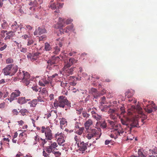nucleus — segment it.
I'll return each mask as SVG.
<instances>
[{
    "instance_id": "obj_1",
    "label": "nucleus",
    "mask_w": 157,
    "mask_h": 157,
    "mask_svg": "<svg viewBox=\"0 0 157 157\" xmlns=\"http://www.w3.org/2000/svg\"><path fill=\"white\" fill-rule=\"evenodd\" d=\"M93 124V120L90 119H89L84 123V126L86 129H88L86 134L85 135V136L88 140L91 139L92 138L95 137L97 135V131L96 129L95 128L89 129L90 127Z\"/></svg>"
},
{
    "instance_id": "obj_2",
    "label": "nucleus",
    "mask_w": 157,
    "mask_h": 157,
    "mask_svg": "<svg viewBox=\"0 0 157 157\" xmlns=\"http://www.w3.org/2000/svg\"><path fill=\"white\" fill-rule=\"evenodd\" d=\"M54 105L55 107L64 108L65 105L68 107L71 106V104L67 100V98L63 96H60L58 97V100H56L54 103Z\"/></svg>"
},
{
    "instance_id": "obj_3",
    "label": "nucleus",
    "mask_w": 157,
    "mask_h": 157,
    "mask_svg": "<svg viewBox=\"0 0 157 157\" xmlns=\"http://www.w3.org/2000/svg\"><path fill=\"white\" fill-rule=\"evenodd\" d=\"M58 146L56 142L50 141L48 146L45 147L43 152V155L45 157H49L50 154L54 151Z\"/></svg>"
},
{
    "instance_id": "obj_4",
    "label": "nucleus",
    "mask_w": 157,
    "mask_h": 157,
    "mask_svg": "<svg viewBox=\"0 0 157 157\" xmlns=\"http://www.w3.org/2000/svg\"><path fill=\"white\" fill-rule=\"evenodd\" d=\"M17 77L26 86L30 83V75L27 72L23 71L17 73Z\"/></svg>"
},
{
    "instance_id": "obj_5",
    "label": "nucleus",
    "mask_w": 157,
    "mask_h": 157,
    "mask_svg": "<svg viewBox=\"0 0 157 157\" xmlns=\"http://www.w3.org/2000/svg\"><path fill=\"white\" fill-rule=\"evenodd\" d=\"M11 28L12 30L9 31L6 33L8 35L6 37V38L10 39V37L13 36V35L11 33L13 34L17 31H18V33L21 32V29L22 28V27L21 26L18 25L16 21H14L11 25Z\"/></svg>"
},
{
    "instance_id": "obj_6",
    "label": "nucleus",
    "mask_w": 157,
    "mask_h": 157,
    "mask_svg": "<svg viewBox=\"0 0 157 157\" xmlns=\"http://www.w3.org/2000/svg\"><path fill=\"white\" fill-rule=\"evenodd\" d=\"M72 20L71 19H68L66 21L64 19L61 18H59V21L57 24L55 26V28L56 29H60L65 26V25H68L71 23Z\"/></svg>"
},
{
    "instance_id": "obj_7",
    "label": "nucleus",
    "mask_w": 157,
    "mask_h": 157,
    "mask_svg": "<svg viewBox=\"0 0 157 157\" xmlns=\"http://www.w3.org/2000/svg\"><path fill=\"white\" fill-rule=\"evenodd\" d=\"M21 94V93L19 90H15L11 94L10 97L9 98H6V100H7L9 101L10 102H11L16 99L17 97L20 96Z\"/></svg>"
},
{
    "instance_id": "obj_8",
    "label": "nucleus",
    "mask_w": 157,
    "mask_h": 157,
    "mask_svg": "<svg viewBox=\"0 0 157 157\" xmlns=\"http://www.w3.org/2000/svg\"><path fill=\"white\" fill-rule=\"evenodd\" d=\"M77 60L74 58H70L67 61H65L64 66L63 68H67L70 67L71 65L77 63Z\"/></svg>"
},
{
    "instance_id": "obj_9",
    "label": "nucleus",
    "mask_w": 157,
    "mask_h": 157,
    "mask_svg": "<svg viewBox=\"0 0 157 157\" xmlns=\"http://www.w3.org/2000/svg\"><path fill=\"white\" fill-rule=\"evenodd\" d=\"M88 143H84L83 141L78 143L77 146L78 148V149L80 151H82V153H83L87 148Z\"/></svg>"
},
{
    "instance_id": "obj_10",
    "label": "nucleus",
    "mask_w": 157,
    "mask_h": 157,
    "mask_svg": "<svg viewBox=\"0 0 157 157\" xmlns=\"http://www.w3.org/2000/svg\"><path fill=\"white\" fill-rule=\"evenodd\" d=\"M130 124L128 131L131 132L132 128L134 127H137L138 121L137 119H132L131 120H130Z\"/></svg>"
},
{
    "instance_id": "obj_11",
    "label": "nucleus",
    "mask_w": 157,
    "mask_h": 157,
    "mask_svg": "<svg viewBox=\"0 0 157 157\" xmlns=\"http://www.w3.org/2000/svg\"><path fill=\"white\" fill-rule=\"evenodd\" d=\"M45 135L47 140H51L53 138L52 131L49 127H47V131L45 132Z\"/></svg>"
},
{
    "instance_id": "obj_12",
    "label": "nucleus",
    "mask_w": 157,
    "mask_h": 157,
    "mask_svg": "<svg viewBox=\"0 0 157 157\" xmlns=\"http://www.w3.org/2000/svg\"><path fill=\"white\" fill-rule=\"evenodd\" d=\"M89 92L90 94H92L93 95L95 98H97L100 96V94L95 88H91L89 90Z\"/></svg>"
},
{
    "instance_id": "obj_13",
    "label": "nucleus",
    "mask_w": 157,
    "mask_h": 157,
    "mask_svg": "<svg viewBox=\"0 0 157 157\" xmlns=\"http://www.w3.org/2000/svg\"><path fill=\"white\" fill-rule=\"evenodd\" d=\"M12 66V64L9 65L3 69V72L5 75H11V69Z\"/></svg>"
},
{
    "instance_id": "obj_14",
    "label": "nucleus",
    "mask_w": 157,
    "mask_h": 157,
    "mask_svg": "<svg viewBox=\"0 0 157 157\" xmlns=\"http://www.w3.org/2000/svg\"><path fill=\"white\" fill-rule=\"evenodd\" d=\"M120 121L122 125L126 126V127L127 128V129L128 130L130 123V119L128 118H121Z\"/></svg>"
},
{
    "instance_id": "obj_15",
    "label": "nucleus",
    "mask_w": 157,
    "mask_h": 157,
    "mask_svg": "<svg viewBox=\"0 0 157 157\" xmlns=\"http://www.w3.org/2000/svg\"><path fill=\"white\" fill-rule=\"evenodd\" d=\"M75 67H71L70 68H63L64 71L67 76H68L73 74L74 71V69Z\"/></svg>"
},
{
    "instance_id": "obj_16",
    "label": "nucleus",
    "mask_w": 157,
    "mask_h": 157,
    "mask_svg": "<svg viewBox=\"0 0 157 157\" xmlns=\"http://www.w3.org/2000/svg\"><path fill=\"white\" fill-rule=\"evenodd\" d=\"M95 127H98L99 126L102 128H105L107 127V124L105 120H101V121H98L95 125Z\"/></svg>"
},
{
    "instance_id": "obj_17",
    "label": "nucleus",
    "mask_w": 157,
    "mask_h": 157,
    "mask_svg": "<svg viewBox=\"0 0 157 157\" xmlns=\"http://www.w3.org/2000/svg\"><path fill=\"white\" fill-rule=\"evenodd\" d=\"M60 127L61 128L64 127L67 125V121L66 119L64 118H62L60 121Z\"/></svg>"
},
{
    "instance_id": "obj_18",
    "label": "nucleus",
    "mask_w": 157,
    "mask_h": 157,
    "mask_svg": "<svg viewBox=\"0 0 157 157\" xmlns=\"http://www.w3.org/2000/svg\"><path fill=\"white\" fill-rule=\"evenodd\" d=\"M17 102L20 104H23L26 102V99L25 97H20L18 98Z\"/></svg>"
},
{
    "instance_id": "obj_19",
    "label": "nucleus",
    "mask_w": 157,
    "mask_h": 157,
    "mask_svg": "<svg viewBox=\"0 0 157 157\" xmlns=\"http://www.w3.org/2000/svg\"><path fill=\"white\" fill-rule=\"evenodd\" d=\"M111 132L112 133H113V134L114 135H116V136L117 138L118 136L120 135V134H122L124 132L123 130H121V131H116V130H112Z\"/></svg>"
},
{
    "instance_id": "obj_20",
    "label": "nucleus",
    "mask_w": 157,
    "mask_h": 157,
    "mask_svg": "<svg viewBox=\"0 0 157 157\" xmlns=\"http://www.w3.org/2000/svg\"><path fill=\"white\" fill-rule=\"evenodd\" d=\"M84 130V127H80L78 129H75V132L79 135H81Z\"/></svg>"
},
{
    "instance_id": "obj_21",
    "label": "nucleus",
    "mask_w": 157,
    "mask_h": 157,
    "mask_svg": "<svg viewBox=\"0 0 157 157\" xmlns=\"http://www.w3.org/2000/svg\"><path fill=\"white\" fill-rule=\"evenodd\" d=\"M12 67H11V75H13L18 70V67L17 65H12Z\"/></svg>"
},
{
    "instance_id": "obj_22",
    "label": "nucleus",
    "mask_w": 157,
    "mask_h": 157,
    "mask_svg": "<svg viewBox=\"0 0 157 157\" xmlns=\"http://www.w3.org/2000/svg\"><path fill=\"white\" fill-rule=\"evenodd\" d=\"M56 139H57V141L58 144L59 145H63L62 144L64 143L65 141L63 136L60 137H58V138H57Z\"/></svg>"
},
{
    "instance_id": "obj_23",
    "label": "nucleus",
    "mask_w": 157,
    "mask_h": 157,
    "mask_svg": "<svg viewBox=\"0 0 157 157\" xmlns=\"http://www.w3.org/2000/svg\"><path fill=\"white\" fill-rule=\"evenodd\" d=\"M113 129L114 130L121 131V130H123L121 127V124H115L114 126L113 127Z\"/></svg>"
},
{
    "instance_id": "obj_24",
    "label": "nucleus",
    "mask_w": 157,
    "mask_h": 157,
    "mask_svg": "<svg viewBox=\"0 0 157 157\" xmlns=\"http://www.w3.org/2000/svg\"><path fill=\"white\" fill-rule=\"evenodd\" d=\"M132 107L134 109H136L137 110H138L140 114L143 115V113L142 111V109L139 105H137L136 106H132Z\"/></svg>"
},
{
    "instance_id": "obj_25",
    "label": "nucleus",
    "mask_w": 157,
    "mask_h": 157,
    "mask_svg": "<svg viewBox=\"0 0 157 157\" xmlns=\"http://www.w3.org/2000/svg\"><path fill=\"white\" fill-rule=\"evenodd\" d=\"M47 63H48V65L47 66V67L48 68V67H50L52 68L54 67H58L57 65H54V64L53 63L51 60L50 59H49Z\"/></svg>"
},
{
    "instance_id": "obj_26",
    "label": "nucleus",
    "mask_w": 157,
    "mask_h": 157,
    "mask_svg": "<svg viewBox=\"0 0 157 157\" xmlns=\"http://www.w3.org/2000/svg\"><path fill=\"white\" fill-rule=\"evenodd\" d=\"M29 104L31 107H35L37 104V100L34 99L32 101L29 102Z\"/></svg>"
},
{
    "instance_id": "obj_27",
    "label": "nucleus",
    "mask_w": 157,
    "mask_h": 157,
    "mask_svg": "<svg viewBox=\"0 0 157 157\" xmlns=\"http://www.w3.org/2000/svg\"><path fill=\"white\" fill-rule=\"evenodd\" d=\"M39 142L40 146L44 147V144L46 143L47 141L45 139H42L40 138V140H39Z\"/></svg>"
},
{
    "instance_id": "obj_28",
    "label": "nucleus",
    "mask_w": 157,
    "mask_h": 157,
    "mask_svg": "<svg viewBox=\"0 0 157 157\" xmlns=\"http://www.w3.org/2000/svg\"><path fill=\"white\" fill-rule=\"evenodd\" d=\"M138 157H146L144 152L141 149H139L138 151Z\"/></svg>"
},
{
    "instance_id": "obj_29",
    "label": "nucleus",
    "mask_w": 157,
    "mask_h": 157,
    "mask_svg": "<svg viewBox=\"0 0 157 157\" xmlns=\"http://www.w3.org/2000/svg\"><path fill=\"white\" fill-rule=\"evenodd\" d=\"M21 114L23 116H24L25 115H27L29 113L28 110L26 109H22L20 110V112Z\"/></svg>"
},
{
    "instance_id": "obj_30",
    "label": "nucleus",
    "mask_w": 157,
    "mask_h": 157,
    "mask_svg": "<svg viewBox=\"0 0 157 157\" xmlns=\"http://www.w3.org/2000/svg\"><path fill=\"white\" fill-rule=\"evenodd\" d=\"M59 59H60V58L59 56H57L56 57H53L50 59L51 60V61H52L54 65H56L58 62Z\"/></svg>"
},
{
    "instance_id": "obj_31",
    "label": "nucleus",
    "mask_w": 157,
    "mask_h": 157,
    "mask_svg": "<svg viewBox=\"0 0 157 157\" xmlns=\"http://www.w3.org/2000/svg\"><path fill=\"white\" fill-rule=\"evenodd\" d=\"M74 140L76 141V144H78V143H79L80 142H81V138L80 137L77 135H75L74 137Z\"/></svg>"
},
{
    "instance_id": "obj_32",
    "label": "nucleus",
    "mask_w": 157,
    "mask_h": 157,
    "mask_svg": "<svg viewBox=\"0 0 157 157\" xmlns=\"http://www.w3.org/2000/svg\"><path fill=\"white\" fill-rule=\"evenodd\" d=\"M54 51L53 52L54 54H58L60 50V48L58 46H57L54 48Z\"/></svg>"
},
{
    "instance_id": "obj_33",
    "label": "nucleus",
    "mask_w": 157,
    "mask_h": 157,
    "mask_svg": "<svg viewBox=\"0 0 157 157\" xmlns=\"http://www.w3.org/2000/svg\"><path fill=\"white\" fill-rule=\"evenodd\" d=\"M94 119H96L98 121H99L101 120L102 118L101 116L98 115V114H96L95 115H93L92 117Z\"/></svg>"
},
{
    "instance_id": "obj_34",
    "label": "nucleus",
    "mask_w": 157,
    "mask_h": 157,
    "mask_svg": "<svg viewBox=\"0 0 157 157\" xmlns=\"http://www.w3.org/2000/svg\"><path fill=\"white\" fill-rule=\"evenodd\" d=\"M44 48L46 51H49L52 48L50 45L48 43H46L45 44Z\"/></svg>"
},
{
    "instance_id": "obj_35",
    "label": "nucleus",
    "mask_w": 157,
    "mask_h": 157,
    "mask_svg": "<svg viewBox=\"0 0 157 157\" xmlns=\"http://www.w3.org/2000/svg\"><path fill=\"white\" fill-rule=\"evenodd\" d=\"M41 80L45 85L49 83L50 81L48 78H44L41 79Z\"/></svg>"
},
{
    "instance_id": "obj_36",
    "label": "nucleus",
    "mask_w": 157,
    "mask_h": 157,
    "mask_svg": "<svg viewBox=\"0 0 157 157\" xmlns=\"http://www.w3.org/2000/svg\"><path fill=\"white\" fill-rule=\"evenodd\" d=\"M125 96L128 98H130L133 96V94H132L130 90H128L125 94Z\"/></svg>"
},
{
    "instance_id": "obj_37",
    "label": "nucleus",
    "mask_w": 157,
    "mask_h": 157,
    "mask_svg": "<svg viewBox=\"0 0 157 157\" xmlns=\"http://www.w3.org/2000/svg\"><path fill=\"white\" fill-rule=\"evenodd\" d=\"M38 30L40 35L46 33V30L44 28H41L40 27H38Z\"/></svg>"
},
{
    "instance_id": "obj_38",
    "label": "nucleus",
    "mask_w": 157,
    "mask_h": 157,
    "mask_svg": "<svg viewBox=\"0 0 157 157\" xmlns=\"http://www.w3.org/2000/svg\"><path fill=\"white\" fill-rule=\"evenodd\" d=\"M86 111H83L82 112V117L86 119L89 117L90 115L89 114L87 113Z\"/></svg>"
},
{
    "instance_id": "obj_39",
    "label": "nucleus",
    "mask_w": 157,
    "mask_h": 157,
    "mask_svg": "<svg viewBox=\"0 0 157 157\" xmlns=\"http://www.w3.org/2000/svg\"><path fill=\"white\" fill-rule=\"evenodd\" d=\"M105 100L106 98L105 96H103L101 98L100 103L101 105H102L103 104H106Z\"/></svg>"
},
{
    "instance_id": "obj_40",
    "label": "nucleus",
    "mask_w": 157,
    "mask_h": 157,
    "mask_svg": "<svg viewBox=\"0 0 157 157\" xmlns=\"http://www.w3.org/2000/svg\"><path fill=\"white\" fill-rule=\"evenodd\" d=\"M61 86L64 88L65 87H67L69 86L70 87V84H68V83H67L66 82H61Z\"/></svg>"
},
{
    "instance_id": "obj_41",
    "label": "nucleus",
    "mask_w": 157,
    "mask_h": 157,
    "mask_svg": "<svg viewBox=\"0 0 157 157\" xmlns=\"http://www.w3.org/2000/svg\"><path fill=\"white\" fill-rule=\"evenodd\" d=\"M39 92H40L41 94L43 95H46V94L47 93V91L45 88H43L41 90H40Z\"/></svg>"
},
{
    "instance_id": "obj_42",
    "label": "nucleus",
    "mask_w": 157,
    "mask_h": 157,
    "mask_svg": "<svg viewBox=\"0 0 157 157\" xmlns=\"http://www.w3.org/2000/svg\"><path fill=\"white\" fill-rule=\"evenodd\" d=\"M151 106L147 107V108H144V109L148 113H151L153 111L151 107Z\"/></svg>"
},
{
    "instance_id": "obj_43",
    "label": "nucleus",
    "mask_w": 157,
    "mask_h": 157,
    "mask_svg": "<svg viewBox=\"0 0 157 157\" xmlns=\"http://www.w3.org/2000/svg\"><path fill=\"white\" fill-rule=\"evenodd\" d=\"M56 2H55L53 3L52 4H51L50 5L49 7L52 10H55L56 8Z\"/></svg>"
},
{
    "instance_id": "obj_44",
    "label": "nucleus",
    "mask_w": 157,
    "mask_h": 157,
    "mask_svg": "<svg viewBox=\"0 0 157 157\" xmlns=\"http://www.w3.org/2000/svg\"><path fill=\"white\" fill-rule=\"evenodd\" d=\"M52 153L56 157H59L61 155V153L59 151H53L52 152Z\"/></svg>"
},
{
    "instance_id": "obj_45",
    "label": "nucleus",
    "mask_w": 157,
    "mask_h": 157,
    "mask_svg": "<svg viewBox=\"0 0 157 157\" xmlns=\"http://www.w3.org/2000/svg\"><path fill=\"white\" fill-rule=\"evenodd\" d=\"M64 134L62 133H59L58 132L55 135V137L56 139L58 138V137H63V136Z\"/></svg>"
},
{
    "instance_id": "obj_46",
    "label": "nucleus",
    "mask_w": 157,
    "mask_h": 157,
    "mask_svg": "<svg viewBox=\"0 0 157 157\" xmlns=\"http://www.w3.org/2000/svg\"><path fill=\"white\" fill-rule=\"evenodd\" d=\"M35 11V9L34 7H30L29 10V14L31 15L34 14Z\"/></svg>"
},
{
    "instance_id": "obj_47",
    "label": "nucleus",
    "mask_w": 157,
    "mask_h": 157,
    "mask_svg": "<svg viewBox=\"0 0 157 157\" xmlns=\"http://www.w3.org/2000/svg\"><path fill=\"white\" fill-rule=\"evenodd\" d=\"M13 62V60L11 58H9L6 59V63L7 64L11 63Z\"/></svg>"
},
{
    "instance_id": "obj_48",
    "label": "nucleus",
    "mask_w": 157,
    "mask_h": 157,
    "mask_svg": "<svg viewBox=\"0 0 157 157\" xmlns=\"http://www.w3.org/2000/svg\"><path fill=\"white\" fill-rule=\"evenodd\" d=\"M57 5V7L58 9H60L62 8L63 6V3H59V1L57 0L56 2Z\"/></svg>"
},
{
    "instance_id": "obj_49",
    "label": "nucleus",
    "mask_w": 157,
    "mask_h": 157,
    "mask_svg": "<svg viewBox=\"0 0 157 157\" xmlns=\"http://www.w3.org/2000/svg\"><path fill=\"white\" fill-rule=\"evenodd\" d=\"M34 43V41L33 39H29L28 40V41L27 44V46H29L33 44Z\"/></svg>"
},
{
    "instance_id": "obj_50",
    "label": "nucleus",
    "mask_w": 157,
    "mask_h": 157,
    "mask_svg": "<svg viewBox=\"0 0 157 157\" xmlns=\"http://www.w3.org/2000/svg\"><path fill=\"white\" fill-rule=\"evenodd\" d=\"M62 28L59 29V31L60 33H67L68 32L67 29V27L64 29H61Z\"/></svg>"
},
{
    "instance_id": "obj_51",
    "label": "nucleus",
    "mask_w": 157,
    "mask_h": 157,
    "mask_svg": "<svg viewBox=\"0 0 157 157\" xmlns=\"http://www.w3.org/2000/svg\"><path fill=\"white\" fill-rule=\"evenodd\" d=\"M108 122L111 125V126L113 127L114 126V125L116 124L114 122L109 120H108Z\"/></svg>"
},
{
    "instance_id": "obj_52",
    "label": "nucleus",
    "mask_w": 157,
    "mask_h": 157,
    "mask_svg": "<svg viewBox=\"0 0 157 157\" xmlns=\"http://www.w3.org/2000/svg\"><path fill=\"white\" fill-rule=\"evenodd\" d=\"M7 26V24L6 22H4L2 25V27L3 29H6Z\"/></svg>"
},
{
    "instance_id": "obj_53",
    "label": "nucleus",
    "mask_w": 157,
    "mask_h": 157,
    "mask_svg": "<svg viewBox=\"0 0 157 157\" xmlns=\"http://www.w3.org/2000/svg\"><path fill=\"white\" fill-rule=\"evenodd\" d=\"M73 26L72 25H70L67 26V29L68 31H73Z\"/></svg>"
},
{
    "instance_id": "obj_54",
    "label": "nucleus",
    "mask_w": 157,
    "mask_h": 157,
    "mask_svg": "<svg viewBox=\"0 0 157 157\" xmlns=\"http://www.w3.org/2000/svg\"><path fill=\"white\" fill-rule=\"evenodd\" d=\"M39 87H38V86H34L33 87H32V89H33V90L37 92L39 90Z\"/></svg>"
},
{
    "instance_id": "obj_55",
    "label": "nucleus",
    "mask_w": 157,
    "mask_h": 157,
    "mask_svg": "<svg viewBox=\"0 0 157 157\" xmlns=\"http://www.w3.org/2000/svg\"><path fill=\"white\" fill-rule=\"evenodd\" d=\"M4 46L0 48V51H2L5 49L7 47V45L6 44H4Z\"/></svg>"
},
{
    "instance_id": "obj_56",
    "label": "nucleus",
    "mask_w": 157,
    "mask_h": 157,
    "mask_svg": "<svg viewBox=\"0 0 157 157\" xmlns=\"http://www.w3.org/2000/svg\"><path fill=\"white\" fill-rule=\"evenodd\" d=\"M97 109L96 108H94V109H93V111L92 112V113H91V115H92V117H93V115H95L97 114L96 112H97Z\"/></svg>"
},
{
    "instance_id": "obj_57",
    "label": "nucleus",
    "mask_w": 157,
    "mask_h": 157,
    "mask_svg": "<svg viewBox=\"0 0 157 157\" xmlns=\"http://www.w3.org/2000/svg\"><path fill=\"white\" fill-rule=\"evenodd\" d=\"M13 114L14 115H17L18 113L17 110L16 109H13L12 111Z\"/></svg>"
},
{
    "instance_id": "obj_58",
    "label": "nucleus",
    "mask_w": 157,
    "mask_h": 157,
    "mask_svg": "<svg viewBox=\"0 0 157 157\" xmlns=\"http://www.w3.org/2000/svg\"><path fill=\"white\" fill-rule=\"evenodd\" d=\"M37 100V102H42L43 101V99L41 98L40 96H39L37 97V98L36 99H35Z\"/></svg>"
},
{
    "instance_id": "obj_59",
    "label": "nucleus",
    "mask_w": 157,
    "mask_h": 157,
    "mask_svg": "<svg viewBox=\"0 0 157 157\" xmlns=\"http://www.w3.org/2000/svg\"><path fill=\"white\" fill-rule=\"evenodd\" d=\"M40 138L38 136L36 135L35 136L34 138V140L36 141V143L37 142H39V140H40Z\"/></svg>"
},
{
    "instance_id": "obj_60",
    "label": "nucleus",
    "mask_w": 157,
    "mask_h": 157,
    "mask_svg": "<svg viewBox=\"0 0 157 157\" xmlns=\"http://www.w3.org/2000/svg\"><path fill=\"white\" fill-rule=\"evenodd\" d=\"M47 131V127L45 128L44 127L42 126L41 128V132L42 133L45 132Z\"/></svg>"
},
{
    "instance_id": "obj_61",
    "label": "nucleus",
    "mask_w": 157,
    "mask_h": 157,
    "mask_svg": "<svg viewBox=\"0 0 157 157\" xmlns=\"http://www.w3.org/2000/svg\"><path fill=\"white\" fill-rule=\"evenodd\" d=\"M5 103L4 102H3L2 103H1L0 104V109H3L5 107Z\"/></svg>"
},
{
    "instance_id": "obj_62",
    "label": "nucleus",
    "mask_w": 157,
    "mask_h": 157,
    "mask_svg": "<svg viewBox=\"0 0 157 157\" xmlns=\"http://www.w3.org/2000/svg\"><path fill=\"white\" fill-rule=\"evenodd\" d=\"M39 85L41 86H45V85L43 83L41 79L40 80L39 82Z\"/></svg>"
},
{
    "instance_id": "obj_63",
    "label": "nucleus",
    "mask_w": 157,
    "mask_h": 157,
    "mask_svg": "<svg viewBox=\"0 0 157 157\" xmlns=\"http://www.w3.org/2000/svg\"><path fill=\"white\" fill-rule=\"evenodd\" d=\"M110 118L113 120H114L116 118V117L114 114H111L110 115Z\"/></svg>"
},
{
    "instance_id": "obj_64",
    "label": "nucleus",
    "mask_w": 157,
    "mask_h": 157,
    "mask_svg": "<svg viewBox=\"0 0 157 157\" xmlns=\"http://www.w3.org/2000/svg\"><path fill=\"white\" fill-rule=\"evenodd\" d=\"M21 51L24 53L26 52H27V49L26 48H22L21 50Z\"/></svg>"
}]
</instances>
